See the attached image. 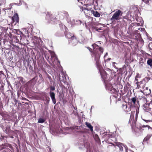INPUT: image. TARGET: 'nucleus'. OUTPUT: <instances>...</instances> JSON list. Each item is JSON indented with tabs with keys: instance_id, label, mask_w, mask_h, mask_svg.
I'll return each mask as SVG.
<instances>
[{
	"instance_id": "6ab92c4d",
	"label": "nucleus",
	"mask_w": 152,
	"mask_h": 152,
	"mask_svg": "<svg viewBox=\"0 0 152 152\" xmlns=\"http://www.w3.org/2000/svg\"><path fill=\"white\" fill-rule=\"evenodd\" d=\"M92 14L94 16L96 17H99L100 16V14L97 11H95L93 10L92 11Z\"/></svg>"
},
{
	"instance_id": "c9c22d12",
	"label": "nucleus",
	"mask_w": 152,
	"mask_h": 152,
	"mask_svg": "<svg viewBox=\"0 0 152 152\" xmlns=\"http://www.w3.org/2000/svg\"><path fill=\"white\" fill-rule=\"evenodd\" d=\"M112 145L114 146V147L115 148L116 147V146H117L115 144H115H113Z\"/></svg>"
},
{
	"instance_id": "f8f14e48",
	"label": "nucleus",
	"mask_w": 152,
	"mask_h": 152,
	"mask_svg": "<svg viewBox=\"0 0 152 152\" xmlns=\"http://www.w3.org/2000/svg\"><path fill=\"white\" fill-rule=\"evenodd\" d=\"M50 54L51 56L50 59H51L52 62L53 63L55 61H58V58L53 52L50 51Z\"/></svg>"
},
{
	"instance_id": "09e8293b",
	"label": "nucleus",
	"mask_w": 152,
	"mask_h": 152,
	"mask_svg": "<svg viewBox=\"0 0 152 152\" xmlns=\"http://www.w3.org/2000/svg\"><path fill=\"white\" fill-rule=\"evenodd\" d=\"M1 114V113H0V114Z\"/></svg>"
},
{
	"instance_id": "a878e982",
	"label": "nucleus",
	"mask_w": 152,
	"mask_h": 152,
	"mask_svg": "<svg viewBox=\"0 0 152 152\" xmlns=\"http://www.w3.org/2000/svg\"><path fill=\"white\" fill-rule=\"evenodd\" d=\"M2 28V29L4 31V32H6L8 30V27H1Z\"/></svg>"
},
{
	"instance_id": "72a5a7b5",
	"label": "nucleus",
	"mask_w": 152,
	"mask_h": 152,
	"mask_svg": "<svg viewBox=\"0 0 152 152\" xmlns=\"http://www.w3.org/2000/svg\"><path fill=\"white\" fill-rule=\"evenodd\" d=\"M25 6L26 7V9H27L28 8V5H27V4L25 3Z\"/></svg>"
},
{
	"instance_id": "6e6552de",
	"label": "nucleus",
	"mask_w": 152,
	"mask_h": 152,
	"mask_svg": "<svg viewBox=\"0 0 152 152\" xmlns=\"http://www.w3.org/2000/svg\"><path fill=\"white\" fill-rule=\"evenodd\" d=\"M143 109L146 112H151L152 109V104L146 103L143 105Z\"/></svg>"
},
{
	"instance_id": "bb28decb",
	"label": "nucleus",
	"mask_w": 152,
	"mask_h": 152,
	"mask_svg": "<svg viewBox=\"0 0 152 152\" xmlns=\"http://www.w3.org/2000/svg\"><path fill=\"white\" fill-rule=\"evenodd\" d=\"M45 58L47 59V60L49 61V60H50V56H48L47 55H46L45 56Z\"/></svg>"
},
{
	"instance_id": "4be33fe9",
	"label": "nucleus",
	"mask_w": 152,
	"mask_h": 152,
	"mask_svg": "<svg viewBox=\"0 0 152 152\" xmlns=\"http://www.w3.org/2000/svg\"><path fill=\"white\" fill-rule=\"evenodd\" d=\"M45 121V120L43 119H42V118H40L39 119L38 122V123H43Z\"/></svg>"
},
{
	"instance_id": "4468645a",
	"label": "nucleus",
	"mask_w": 152,
	"mask_h": 152,
	"mask_svg": "<svg viewBox=\"0 0 152 152\" xmlns=\"http://www.w3.org/2000/svg\"><path fill=\"white\" fill-rule=\"evenodd\" d=\"M49 94L53 103L54 104H55L56 102V100L55 97V94L53 92H52L51 91H50Z\"/></svg>"
},
{
	"instance_id": "393cba45",
	"label": "nucleus",
	"mask_w": 152,
	"mask_h": 152,
	"mask_svg": "<svg viewBox=\"0 0 152 152\" xmlns=\"http://www.w3.org/2000/svg\"><path fill=\"white\" fill-rule=\"evenodd\" d=\"M55 88L54 86H50V91H52L55 90Z\"/></svg>"
},
{
	"instance_id": "c03bdc74",
	"label": "nucleus",
	"mask_w": 152,
	"mask_h": 152,
	"mask_svg": "<svg viewBox=\"0 0 152 152\" xmlns=\"http://www.w3.org/2000/svg\"><path fill=\"white\" fill-rule=\"evenodd\" d=\"M9 84V86H10L11 87H12L11 85V84H10V83Z\"/></svg>"
},
{
	"instance_id": "de8ad7c7",
	"label": "nucleus",
	"mask_w": 152,
	"mask_h": 152,
	"mask_svg": "<svg viewBox=\"0 0 152 152\" xmlns=\"http://www.w3.org/2000/svg\"><path fill=\"white\" fill-rule=\"evenodd\" d=\"M18 42V41L17 40V41H16V42Z\"/></svg>"
},
{
	"instance_id": "2eb2a0df",
	"label": "nucleus",
	"mask_w": 152,
	"mask_h": 152,
	"mask_svg": "<svg viewBox=\"0 0 152 152\" xmlns=\"http://www.w3.org/2000/svg\"><path fill=\"white\" fill-rule=\"evenodd\" d=\"M59 80L61 82H63L65 83L66 82V79L64 74L62 73L59 75Z\"/></svg>"
},
{
	"instance_id": "e433bc0d",
	"label": "nucleus",
	"mask_w": 152,
	"mask_h": 152,
	"mask_svg": "<svg viewBox=\"0 0 152 152\" xmlns=\"http://www.w3.org/2000/svg\"><path fill=\"white\" fill-rule=\"evenodd\" d=\"M138 115H135V120L136 121H137V117H138Z\"/></svg>"
},
{
	"instance_id": "f3484780",
	"label": "nucleus",
	"mask_w": 152,
	"mask_h": 152,
	"mask_svg": "<svg viewBox=\"0 0 152 152\" xmlns=\"http://www.w3.org/2000/svg\"><path fill=\"white\" fill-rule=\"evenodd\" d=\"M144 93L146 95H149L151 93V91L150 89L148 87H145L143 90Z\"/></svg>"
},
{
	"instance_id": "49530a36",
	"label": "nucleus",
	"mask_w": 152,
	"mask_h": 152,
	"mask_svg": "<svg viewBox=\"0 0 152 152\" xmlns=\"http://www.w3.org/2000/svg\"><path fill=\"white\" fill-rule=\"evenodd\" d=\"M20 32L21 33H22H22L21 31H20Z\"/></svg>"
},
{
	"instance_id": "7c9ffc66",
	"label": "nucleus",
	"mask_w": 152,
	"mask_h": 152,
	"mask_svg": "<svg viewBox=\"0 0 152 152\" xmlns=\"http://www.w3.org/2000/svg\"><path fill=\"white\" fill-rule=\"evenodd\" d=\"M152 45V43H149L148 45V46L150 49L152 50V48H151L150 47V45Z\"/></svg>"
},
{
	"instance_id": "ea45409f",
	"label": "nucleus",
	"mask_w": 152,
	"mask_h": 152,
	"mask_svg": "<svg viewBox=\"0 0 152 152\" xmlns=\"http://www.w3.org/2000/svg\"><path fill=\"white\" fill-rule=\"evenodd\" d=\"M116 63L115 62H113V66H115V65H114V64H116Z\"/></svg>"
},
{
	"instance_id": "a211bd4d",
	"label": "nucleus",
	"mask_w": 152,
	"mask_h": 152,
	"mask_svg": "<svg viewBox=\"0 0 152 152\" xmlns=\"http://www.w3.org/2000/svg\"><path fill=\"white\" fill-rule=\"evenodd\" d=\"M85 124L86 126L90 129L91 132L93 131V127L91 126L90 123L86 122L85 123Z\"/></svg>"
},
{
	"instance_id": "aec40b11",
	"label": "nucleus",
	"mask_w": 152,
	"mask_h": 152,
	"mask_svg": "<svg viewBox=\"0 0 152 152\" xmlns=\"http://www.w3.org/2000/svg\"><path fill=\"white\" fill-rule=\"evenodd\" d=\"M125 69L124 66H123V67L119 68V69L118 70V73L122 75L123 74V72H124Z\"/></svg>"
},
{
	"instance_id": "0eeeda50",
	"label": "nucleus",
	"mask_w": 152,
	"mask_h": 152,
	"mask_svg": "<svg viewBox=\"0 0 152 152\" xmlns=\"http://www.w3.org/2000/svg\"><path fill=\"white\" fill-rule=\"evenodd\" d=\"M137 99L135 96L131 98L130 100L131 105L135 107L139 106V101L138 99L137 100Z\"/></svg>"
},
{
	"instance_id": "f03ea898",
	"label": "nucleus",
	"mask_w": 152,
	"mask_h": 152,
	"mask_svg": "<svg viewBox=\"0 0 152 152\" xmlns=\"http://www.w3.org/2000/svg\"><path fill=\"white\" fill-rule=\"evenodd\" d=\"M129 123L132 126H136L139 131L142 132H145L149 130L151 127L149 125H142L140 124H139L136 125V122L134 119V116L132 117L131 115L129 121Z\"/></svg>"
},
{
	"instance_id": "79ce46f5",
	"label": "nucleus",
	"mask_w": 152,
	"mask_h": 152,
	"mask_svg": "<svg viewBox=\"0 0 152 152\" xmlns=\"http://www.w3.org/2000/svg\"><path fill=\"white\" fill-rule=\"evenodd\" d=\"M111 59V58H108L107 59V60H109V61H110V60Z\"/></svg>"
},
{
	"instance_id": "dca6fc26",
	"label": "nucleus",
	"mask_w": 152,
	"mask_h": 152,
	"mask_svg": "<svg viewBox=\"0 0 152 152\" xmlns=\"http://www.w3.org/2000/svg\"><path fill=\"white\" fill-rule=\"evenodd\" d=\"M122 108L124 111L127 113L131 111L130 108L129 107H128L127 104H123Z\"/></svg>"
},
{
	"instance_id": "cd10ccee",
	"label": "nucleus",
	"mask_w": 152,
	"mask_h": 152,
	"mask_svg": "<svg viewBox=\"0 0 152 152\" xmlns=\"http://www.w3.org/2000/svg\"><path fill=\"white\" fill-rule=\"evenodd\" d=\"M18 79L19 80V81L21 82H23V78L22 77H20L18 78Z\"/></svg>"
},
{
	"instance_id": "58836bf2",
	"label": "nucleus",
	"mask_w": 152,
	"mask_h": 152,
	"mask_svg": "<svg viewBox=\"0 0 152 152\" xmlns=\"http://www.w3.org/2000/svg\"><path fill=\"white\" fill-rule=\"evenodd\" d=\"M101 65H100V67H99V68H98V67L97 66V67L99 69V70H100V69L101 68ZM99 71H100V70H99ZM100 73H101V74H102V73H101V72H100Z\"/></svg>"
},
{
	"instance_id": "a18cd8bd",
	"label": "nucleus",
	"mask_w": 152,
	"mask_h": 152,
	"mask_svg": "<svg viewBox=\"0 0 152 152\" xmlns=\"http://www.w3.org/2000/svg\"><path fill=\"white\" fill-rule=\"evenodd\" d=\"M125 152H128V151L126 150Z\"/></svg>"
},
{
	"instance_id": "c756f323",
	"label": "nucleus",
	"mask_w": 152,
	"mask_h": 152,
	"mask_svg": "<svg viewBox=\"0 0 152 152\" xmlns=\"http://www.w3.org/2000/svg\"><path fill=\"white\" fill-rule=\"evenodd\" d=\"M101 75L102 78L104 80H105V79H106V77H107V75H104V77L103 76L102 74H101Z\"/></svg>"
},
{
	"instance_id": "a19ab883",
	"label": "nucleus",
	"mask_w": 152,
	"mask_h": 152,
	"mask_svg": "<svg viewBox=\"0 0 152 152\" xmlns=\"http://www.w3.org/2000/svg\"><path fill=\"white\" fill-rule=\"evenodd\" d=\"M19 1H20V3H19V4L20 5H21V4L20 3H21V1H22V0H20Z\"/></svg>"
},
{
	"instance_id": "c85d7f7f",
	"label": "nucleus",
	"mask_w": 152,
	"mask_h": 152,
	"mask_svg": "<svg viewBox=\"0 0 152 152\" xmlns=\"http://www.w3.org/2000/svg\"><path fill=\"white\" fill-rule=\"evenodd\" d=\"M76 37L74 36H73L72 37H71L70 40H69V41H71V40H73L74 39L76 40Z\"/></svg>"
},
{
	"instance_id": "5701e85b",
	"label": "nucleus",
	"mask_w": 152,
	"mask_h": 152,
	"mask_svg": "<svg viewBox=\"0 0 152 152\" xmlns=\"http://www.w3.org/2000/svg\"><path fill=\"white\" fill-rule=\"evenodd\" d=\"M50 98L47 96L45 97V101L46 103H48L50 101Z\"/></svg>"
},
{
	"instance_id": "9b49d317",
	"label": "nucleus",
	"mask_w": 152,
	"mask_h": 152,
	"mask_svg": "<svg viewBox=\"0 0 152 152\" xmlns=\"http://www.w3.org/2000/svg\"><path fill=\"white\" fill-rule=\"evenodd\" d=\"M135 81H137L136 83L137 85V87L136 88L139 89L140 88H142V89H144V84L142 83V81L138 82V80L136 78H135Z\"/></svg>"
},
{
	"instance_id": "4c0bfd02",
	"label": "nucleus",
	"mask_w": 152,
	"mask_h": 152,
	"mask_svg": "<svg viewBox=\"0 0 152 152\" xmlns=\"http://www.w3.org/2000/svg\"><path fill=\"white\" fill-rule=\"evenodd\" d=\"M107 55H108V53H106L104 56V57H105V56H107Z\"/></svg>"
},
{
	"instance_id": "423d86ee",
	"label": "nucleus",
	"mask_w": 152,
	"mask_h": 152,
	"mask_svg": "<svg viewBox=\"0 0 152 152\" xmlns=\"http://www.w3.org/2000/svg\"><path fill=\"white\" fill-rule=\"evenodd\" d=\"M109 92L111 94H113L114 95H113V97L115 99L116 102L118 101V93L117 91L115 89L112 87H110L109 89Z\"/></svg>"
},
{
	"instance_id": "37998d69",
	"label": "nucleus",
	"mask_w": 152,
	"mask_h": 152,
	"mask_svg": "<svg viewBox=\"0 0 152 152\" xmlns=\"http://www.w3.org/2000/svg\"><path fill=\"white\" fill-rule=\"evenodd\" d=\"M6 133L7 134H8V132L7 131H6Z\"/></svg>"
},
{
	"instance_id": "39448f33",
	"label": "nucleus",
	"mask_w": 152,
	"mask_h": 152,
	"mask_svg": "<svg viewBox=\"0 0 152 152\" xmlns=\"http://www.w3.org/2000/svg\"><path fill=\"white\" fill-rule=\"evenodd\" d=\"M81 9L82 11L84 12V13L86 16L91 15L92 14L93 10L92 8H90L88 7H82V8H81Z\"/></svg>"
},
{
	"instance_id": "f257e3e1",
	"label": "nucleus",
	"mask_w": 152,
	"mask_h": 152,
	"mask_svg": "<svg viewBox=\"0 0 152 152\" xmlns=\"http://www.w3.org/2000/svg\"><path fill=\"white\" fill-rule=\"evenodd\" d=\"M91 46L93 47V49L89 47H86L91 52V56L95 60L96 66L99 68L100 66V56L103 53L104 48L99 47L95 43L92 44Z\"/></svg>"
},
{
	"instance_id": "1a4fd4ad",
	"label": "nucleus",
	"mask_w": 152,
	"mask_h": 152,
	"mask_svg": "<svg viewBox=\"0 0 152 152\" xmlns=\"http://www.w3.org/2000/svg\"><path fill=\"white\" fill-rule=\"evenodd\" d=\"M152 136V134H148L144 138L143 140V144H148L150 141V139Z\"/></svg>"
},
{
	"instance_id": "f704fd0d",
	"label": "nucleus",
	"mask_w": 152,
	"mask_h": 152,
	"mask_svg": "<svg viewBox=\"0 0 152 152\" xmlns=\"http://www.w3.org/2000/svg\"><path fill=\"white\" fill-rule=\"evenodd\" d=\"M125 64H126V65H128V63L127 62H126V61L125 60Z\"/></svg>"
},
{
	"instance_id": "7ed1b4c3",
	"label": "nucleus",
	"mask_w": 152,
	"mask_h": 152,
	"mask_svg": "<svg viewBox=\"0 0 152 152\" xmlns=\"http://www.w3.org/2000/svg\"><path fill=\"white\" fill-rule=\"evenodd\" d=\"M122 14L123 12L120 10H118L110 18L111 20L115 21L119 20L122 18L121 16L122 15Z\"/></svg>"
},
{
	"instance_id": "9d476101",
	"label": "nucleus",
	"mask_w": 152,
	"mask_h": 152,
	"mask_svg": "<svg viewBox=\"0 0 152 152\" xmlns=\"http://www.w3.org/2000/svg\"><path fill=\"white\" fill-rule=\"evenodd\" d=\"M137 99H138L139 102H140L142 103H144L147 102V99L143 95H142L141 94L138 96Z\"/></svg>"
},
{
	"instance_id": "2f4dec72",
	"label": "nucleus",
	"mask_w": 152,
	"mask_h": 152,
	"mask_svg": "<svg viewBox=\"0 0 152 152\" xmlns=\"http://www.w3.org/2000/svg\"><path fill=\"white\" fill-rule=\"evenodd\" d=\"M95 29L96 31H99V30H101V29L100 28H95Z\"/></svg>"
},
{
	"instance_id": "473e14b6",
	"label": "nucleus",
	"mask_w": 152,
	"mask_h": 152,
	"mask_svg": "<svg viewBox=\"0 0 152 152\" xmlns=\"http://www.w3.org/2000/svg\"><path fill=\"white\" fill-rule=\"evenodd\" d=\"M122 18L123 19H126L127 20H130L128 18H126L125 17V16H124Z\"/></svg>"
},
{
	"instance_id": "b1692460",
	"label": "nucleus",
	"mask_w": 152,
	"mask_h": 152,
	"mask_svg": "<svg viewBox=\"0 0 152 152\" xmlns=\"http://www.w3.org/2000/svg\"><path fill=\"white\" fill-rule=\"evenodd\" d=\"M137 108L136 109V115H138L139 112V108L138 107H138H137Z\"/></svg>"
},
{
	"instance_id": "412c9836",
	"label": "nucleus",
	"mask_w": 152,
	"mask_h": 152,
	"mask_svg": "<svg viewBox=\"0 0 152 152\" xmlns=\"http://www.w3.org/2000/svg\"><path fill=\"white\" fill-rule=\"evenodd\" d=\"M148 65L152 68V59L149 58L147 61Z\"/></svg>"
},
{
	"instance_id": "20e7f679",
	"label": "nucleus",
	"mask_w": 152,
	"mask_h": 152,
	"mask_svg": "<svg viewBox=\"0 0 152 152\" xmlns=\"http://www.w3.org/2000/svg\"><path fill=\"white\" fill-rule=\"evenodd\" d=\"M10 18L11 20L10 23L12 26L16 25L17 23L19 22V17L17 13L15 14L13 17H10Z\"/></svg>"
},
{
	"instance_id": "ddd939ff",
	"label": "nucleus",
	"mask_w": 152,
	"mask_h": 152,
	"mask_svg": "<svg viewBox=\"0 0 152 152\" xmlns=\"http://www.w3.org/2000/svg\"><path fill=\"white\" fill-rule=\"evenodd\" d=\"M115 144L119 148V152H122L123 151L124 147H125L123 143L119 142H115Z\"/></svg>"
}]
</instances>
